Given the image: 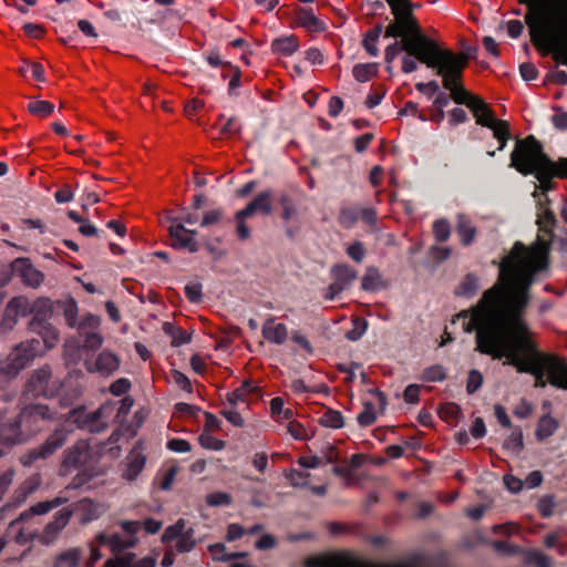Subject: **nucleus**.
Wrapping results in <instances>:
<instances>
[{
  "label": "nucleus",
  "mask_w": 567,
  "mask_h": 567,
  "mask_svg": "<svg viewBox=\"0 0 567 567\" xmlns=\"http://www.w3.org/2000/svg\"><path fill=\"white\" fill-rule=\"evenodd\" d=\"M381 32H382V25H377L373 29L368 31V33L365 34V37L362 41L363 48L367 50V52L371 56H377L379 54L377 42L380 38Z\"/></svg>",
  "instance_id": "40"
},
{
  "label": "nucleus",
  "mask_w": 567,
  "mask_h": 567,
  "mask_svg": "<svg viewBox=\"0 0 567 567\" xmlns=\"http://www.w3.org/2000/svg\"><path fill=\"white\" fill-rule=\"evenodd\" d=\"M362 289L367 291H375L383 287L380 271L375 267H368L361 281Z\"/></svg>",
  "instance_id": "36"
},
{
  "label": "nucleus",
  "mask_w": 567,
  "mask_h": 567,
  "mask_svg": "<svg viewBox=\"0 0 567 567\" xmlns=\"http://www.w3.org/2000/svg\"><path fill=\"white\" fill-rule=\"evenodd\" d=\"M456 233L461 238V244L470 246L474 243L477 230L471 218L461 214L456 220Z\"/></svg>",
  "instance_id": "28"
},
{
  "label": "nucleus",
  "mask_w": 567,
  "mask_h": 567,
  "mask_svg": "<svg viewBox=\"0 0 567 567\" xmlns=\"http://www.w3.org/2000/svg\"><path fill=\"white\" fill-rule=\"evenodd\" d=\"M162 540L163 543L175 540V548L178 553H188L196 545L194 529L186 528L185 520L182 518L165 529Z\"/></svg>",
  "instance_id": "13"
},
{
  "label": "nucleus",
  "mask_w": 567,
  "mask_h": 567,
  "mask_svg": "<svg viewBox=\"0 0 567 567\" xmlns=\"http://www.w3.org/2000/svg\"><path fill=\"white\" fill-rule=\"evenodd\" d=\"M537 224L539 226V230L550 234L553 227L556 224L554 213L549 208H545L542 213L538 214Z\"/></svg>",
  "instance_id": "46"
},
{
  "label": "nucleus",
  "mask_w": 567,
  "mask_h": 567,
  "mask_svg": "<svg viewBox=\"0 0 567 567\" xmlns=\"http://www.w3.org/2000/svg\"><path fill=\"white\" fill-rule=\"evenodd\" d=\"M74 512L80 515L81 523L85 524L97 519L105 512V507L101 503L83 498L75 504Z\"/></svg>",
  "instance_id": "25"
},
{
  "label": "nucleus",
  "mask_w": 567,
  "mask_h": 567,
  "mask_svg": "<svg viewBox=\"0 0 567 567\" xmlns=\"http://www.w3.org/2000/svg\"><path fill=\"white\" fill-rule=\"evenodd\" d=\"M524 561L535 567H551L553 560L539 550L533 549L525 553Z\"/></svg>",
  "instance_id": "43"
},
{
  "label": "nucleus",
  "mask_w": 567,
  "mask_h": 567,
  "mask_svg": "<svg viewBox=\"0 0 567 567\" xmlns=\"http://www.w3.org/2000/svg\"><path fill=\"white\" fill-rule=\"evenodd\" d=\"M378 63H360L353 66L352 73L357 81L368 82L378 74Z\"/></svg>",
  "instance_id": "38"
},
{
  "label": "nucleus",
  "mask_w": 567,
  "mask_h": 567,
  "mask_svg": "<svg viewBox=\"0 0 567 567\" xmlns=\"http://www.w3.org/2000/svg\"><path fill=\"white\" fill-rule=\"evenodd\" d=\"M72 430L64 425L56 427L41 445L23 453L19 458L20 463L28 467L39 460L49 458L65 444Z\"/></svg>",
  "instance_id": "7"
},
{
  "label": "nucleus",
  "mask_w": 567,
  "mask_h": 567,
  "mask_svg": "<svg viewBox=\"0 0 567 567\" xmlns=\"http://www.w3.org/2000/svg\"><path fill=\"white\" fill-rule=\"evenodd\" d=\"M492 546L497 553L506 556H512L520 551L518 546L512 545L505 540H495L492 543Z\"/></svg>",
  "instance_id": "61"
},
{
  "label": "nucleus",
  "mask_w": 567,
  "mask_h": 567,
  "mask_svg": "<svg viewBox=\"0 0 567 567\" xmlns=\"http://www.w3.org/2000/svg\"><path fill=\"white\" fill-rule=\"evenodd\" d=\"M433 235L436 241L444 243L451 236L450 223L446 219H437L433 223Z\"/></svg>",
  "instance_id": "47"
},
{
  "label": "nucleus",
  "mask_w": 567,
  "mask_h": 567,
  "mask_svg": "<svg viewBox=\"0 0 567 567\" xmlns=\"http://www.w3.org/2000/svg\"><path fill=\"white\" fill-rule=\"evenodd\" d=\"M83 338V349L84 350H97L102 347L104 342L103 336L99 330L96 331H84V333L80 334Z\"/></svg>",
  "instance_id": "44"
},
{
  "label": "nucleus",
  "mask_w": 567,
  "mask_h": 567,
  "mask_svg": "<svg viewBox=\"0 0 567 567\" xmlns=\"http://www.w3.org/2000/svg\"><path fill=\"white\" fill-rule=\"evenodd\" d=\"M347 254L354 261L361 262L365 255V249L362 243L355 241L347 248Z\"/></svg>",
  "instance_id": "64"
},
{
  "label": "nucleus",
  "mask_w": 567,
  "mask_h": 567,
  "mask_svg": "<svg viewBox=\"0 0 567 567\" xmlns=\"http://www.w3.org/2000/svg\"><path fill=\"white\" fill-rule=\"evenodd\" d=\"M264 338L275 344H282L288 337V329L284 323L276 322L274 318L268 319L262 327Z\"/></svg>",
  "instance_id": "27"
},
{
  "label": "nucleus",
  "mask_w": 567,
  "mask_h": 567,
  "mask_svg": "<svg viewBox=\"0 0 567 567\" xmlns=\"http://www.w3.org/2000/svg\"><path fill=\"white\" fill-rule=\"evenodd\" d=\"M33 316L30 321V329L32 331H37V327L48 324V319L52 315V303L48 298H38L32 301V312Z\"/></svg>",
  "instance_id": "24"
},
{
  "label": "nucleus",
  "mask_w": 567,
  "mask_h": 567,
  "mask_svg": "<svg viewBox=\"0 0 567 567\" xmlns=\"http://www.w3.org/2000/svg\"><path fill=\"white\" fill-rule=\"evenodd\" d=\"M528 8L525 23L530 41L542 55L567 65V0H519Z\"/></svg>",
  "instance_id": "1"
},
{
  "label": "nucleus",
  "mask_w": 567,
  "mask_h": 567,
  "mask_svg": "<svg viewBox=\"0 0 567 567\" xmlns=\"http://www.w3.org/2000/svg\"><path fill=\"white\" fill-rule=\"evenodd\" d=\"M555 506V498L551 495L543 496L537 503V509L540 516L545 518L553 515Z\"/></svg>",
  "instance_id": "54"
},
{
  "label": "nucleus",
  "mask_w": 567,
  "mask_h": 567,
  "mask_svg": "<svg viewBox=\"0 0 567 567\" xmlns=\"http://www.w3.org/2000/svg\"><path fill=\"white\" fill-rule=\"evenodd\" d=\"M422 379L424 381L435 382L445 379L444 369L441 365H433L423 371Z\"/></svg>",
  "instance_id": "60"
},
{
  "label": "nucleus",
  "mask_w": 567,
  "mask_h": 567,
  "mask_svg": "<svg viewBox=\"0 0 567 567\" xmlns=\"http://www.w3.org/2000/svg\"><path fill=\"white\" fill-rule=\"evenodd\" d=\"M333 281L346 289L355 278L357 271L348 265H336L331 269Z\"/></svg>",
  "instance_id": "30"
},
{
  "label": "nucleus",
  "mask_w": 567,
  "mask_h": 567,
  "mask_svg": "<svg viewBox=\"0 0 567 567\" xmlns=\"http://www.w3.org/2000/svg\"><path fill=\"white\" fill-rule=\"evenodd\" d=\"M493 136L498 142V151H503L506 147L508 140L511 138V131L508 122L498 123V126L493 131Z\"/></svg>",
  "instance_id": "50"
},
{
  "label": "nucleus",
  "mask_w": 567,
  "mask_h": 567,
  "mask_svg": "<svg viewBox=\"0 0 567 567\" xmlns=\"http://www.w3.org/2000/svg\"><path fill=\"white\" fill-rule=\"evenodd\" d=\"M63 503V499L60 497H56L52 501H44L39 502L32 507H30L29 511L23 512L18 519L13 520L8 529L7 537H13L17 544L19 545H25L31 537V533H25L23 529L20 528L21 522L30 518L33 515H43L50 512L51 509L60 506Z\"/></svg>",
  "instance_id": "11"
},
{
  "label": "nucleus",
  "mask_w": 567,
  "mask_h": 567,
  "mask_svg": "<svg viewBox=\"0 0 567 567\" xmlns=\"http://www.w3.org/2000/svg\"><path fill=\"white\" fill-rule=\"evenodd\" d=\"M163 331L165 334L171 337V344L173 347H179L190 342V334L186 330L175 326L172 322H165L163 324Z\"/></svg>",
  "instance_id": "33"
},
{
  "label": "nucleus",
  "mask_w": 567,
  "mask_h": 567,
  "mask_svg": "<svg viewBox=\"0 0 567 567\" xmlns=\"http://www.w3.org/2000/svg\"><path fill=\"white\" fill-rule=\"evenodd\" d=\"M271 52L280 56H291L300 48L299 38L295 34L282 35L271 41Z\"/></svg>",
  "instance_id": "26"
},
{
  "label": "nucleus",
  "mask_w": 567,
  "mask_h": 567,
  "mask_svg": "<svg viewBox=\"0 0 567 567\" xmlns=\"http://www.w3.org/2000/svg\"><path fill=\"white\" fill-rule=\"evenodd\" d=\"M90 457V445L86 441L80 440L63 453L61 470L65 473L83 466Z\"/></svg>",
  "instance_id": "16"
},
{
  "label": "nucleus",
  "mask_w": 567,
  "mask_h": 567,
  "mask_svg": "<svg viewBox=\"0 0 567 567\" xmlns=\"http://www.w3.org/2000/svg\"><path fill=\"white\" fill-rule=\"evenodd\" d=\"M121 527L126 533V536L118 534H99L96 536L97 545L109 546L114 554H118L136 545L137 538L135 535L142 528H144L147 534H156L162 528V523L154 518H147L143 523L138 520H124L121 523Z\"/></svg>",
  "instance_id": "5"
},
{
  "label": "nucleus",
  "mask_w": 567,
  "mask_h": 567,
  "mask_svg": "<svg viewBox=\"0 0 567 567\" xmlns=\"http://www.w3.org/2000/svg\"><path fill=\"white\" fill-rule=\"evenodd\" d=\"M113 411L114 406L112 403H105L93 412H87L84 408H78L70 411L68 421L89 432H101L106 427Z\"/></svg>",
  "instance_id": "9"
},
{
  "label": "nucleus",
  "mask_w": 567,
  "mask_h": 567,
  "mask_svg": "<svg viewBox=\"0 0 567 567\" xmlns=\"http://www.w3.org/2000/svg\"><path fill=\"white\" fill-rule=\"evenodd\" d=\"M199 444L207 450L220 451L225 447V442L213 436L208 431H204L198 437Z\"/></svg>",
  "instance_id": "49"
},
{
  "label": "nucleus",
  "mask_w": 567,
  "mask_h": 567,
  "mask_svg": "<svg viewBox=\"0 0 567 567\" xmlns=\"http://www.w3.org/2000/svg\"><path fill=\"white\" fill-rule=\"evenodd\" d=\"M511 167L523 175H534L539 182L533 193L538 196L539 188L543 194L554 188L553 178H567V157H559L551 161L543 150V145L533 136L516 142L515 148L511 154Z\"/></svg>",
  "instance_id": "3"
},
{
  "label": "nucleus",
  "mask_w": 567,
  "mask_h": 567,
  "mask_svg": "<svg viewBox=\"0 0 567 567\" xmlns=\"http://www.w3.org/2000/svg\"><path fill=\"white\" fill-rule=\"evenodd\" d=\"M14 476L16 470L12 467L7 468L0 474V501L12 485Z\"/></svg>",
  "instance_id": "55"
},
{
  "label": "nucleus",
  "mask_w": 567,
  "mask_h": 567,
  "mask_svg": "<svg viewBox=\"0 0 567 567\" xmlns=\"http://www.w3.org/2000/svg\"><path fill=\"white\" fill-rule=\"evenodd\" d=\"M298 23L310 31L323 30L322 22L315 16L313 10L310 8H301L297 11Z\"/></svg>",
  "instance_id": "32"
},
{
  "label": "nucleus",
  "mask_w": 567,
  "mask_h": 567,
  "mask_svg": "<svg viewBox=\"0 0 567 567\" xmlns=\"http://www.w3.org/2000/svg\"><path fill=\"white\" fill-rule=\"evenodd\" d=\"M178 466L175 464H171L166 466L162 472V481H161V488L164 491H167L171 488L172 484L175 481V477L178 473Z\"/></svg>",
  "instance_id": "53"
},
{
  "label": "nucleus",
  "mask_w": 567,
  "mask_h": 567,
  "mask_svg": "<svg viewBox=\"0 0 567 567\" xmlns=\"http://www.w3.org/2000/svg\"><path fill=\"white\" fill-rule=\"evenodd\" d=\"M38 334L41 336L44 343V351L54 348L59 341V331L50 323L37 327Z\"/></svg>",
  "instance_id": "37"
},
{
  "label": "nucleus",
  "mask_w": 567,
  "mask_h": 567,
  "mask_svg": "<svg viewBox=\"0 0 567 567\" xmlns=\"http://www.w3.org/2000/svg\"><path fill=\"white\" fill-rule=\"evenodd\" d=\"M483 383V375L477 370H471L467 377L466 391L468 394L476 392Z\"/></svg>",
  "instance_id": "58"
},
{
  "label": "nucleus",
  "mask_w": 567,
  "mask_h": 567,
  "mask_svg": "<svg viewBox=\"0 0 567 567\" xmlns=\"http://www.w3.org/2000/svg\"><path fill=\"white\" fill-rule=\"evenodd\" d=\"M285 476L292 486L302 487L308 484L309 473L291 468L285 473Z\"/></svg>",
  "instance_id": "52"
},
{
  "label": "nucleus",
  "mask_w": 567,
  "mask_h": 567,
  "mask_svg": "<svg viewBox=\"0 0 567 567\" xmlns=\"http://www.w3.org/2000/svg\"><path fill=\"white\" fill-rule=\"evenodd\" d=\"M558 423L551 416H543L537 424L536 436L538 440H544L554 434L557 430Z\"/></svg>",
  "instance_id": "41"
},
{
  "label": "nucleus",
  "mask_w": 567,
  "mask_h": 567,
  "mask_svg": "<svg viewBox=\"0 0 567 567\" xmlns=\"http://www.w3.org/2000/svg\"><path fill=\"white\" fill-rule=\"evenodd\" d=\"M206 503L209 506H227L231 503V496L224 492H215L207 495Z\"/></svg>",
  "instance_id": "56"
},
{
  "label": "nucleus",
  "mask_w": 567,
  "mask_h": 567,
  "mask_svg": "<svg viewBox=\"0 0 567 567\" xmlns=\"http://www.w3.org/2000/svg\"><path fill=\"white\" fill-rule=\"evenodd\" d=\"M368 394L372 399L364 400L363 410L357 416L359 425L363 427L372 425L377 421L378 414L384 412L388 403L385 394L377 388L369 389Z\"/></svg>",
  "instance_id": "14"
},
{
  "label": "nucleus",
  "mask_w": 567,
  "mask_h": 567,
  "mask_svg": "<svg viewBox=\"0 0 567 567\" xmlns=\"http://www.w3.org/2000/svg\"><path fill=\"white\" fill-rule=\"evenodd\" d=\"M42 353L39 340L31 339L21 342L14 347L6 360H0V374L13 378Z\"/></svg>",
  "instance_id": "6"
},
{
  "label": "nucleus",
  "mask_w": 567,
  "mask_h": 567,
  "mask_svg": "<svg viewBox=\"0 0 567 567\" xmlns=\"http://www.w3.org/2000/svg\"><path fill=\"white\" fill-rule=\"evenodd\" d=\"M76 326L80 334L84 333V331H96L100 329L101 318L93 313H86Z\"/></svg>",
  "instance_id": "45"
},
{
  "label": "nucleus",
  "mask_w": 567,
  "mask_h": 567,
  "mask_svg": "<svg viewBox=\"0 0 567 567\" xmlns=\"http://www.w3.org/2000/svg\"><path fill=\"white\" fill-rule=\"evenodd\" d=\"M318 423L321 426L338 430L344 426V417L340 411L329 408L318 419Z\"/></svg>",
  "instance_id": "35"
},
{
  "label": "nucleus",
  "mask_w": 567,
  "mask_h": 567,
  "mask_svg": "<svg viewBox=\"0 0 567 567\" xmlns=\"http://www.w3.org/2000/svg\"><path fill=\"white\" fill-rule=\"evenodd\" d=\"M6 309L16 317H27L32 312V301L25 296H17L9 300Z\"/></svg>",
  "instance_id": "31"
},
{
  "label": "nucleus",
  "mask_w": 567,
  "mask_h": 567,
  "mask_svg": "<svg viewBox=\"0 0 567 567\" xmlns=\"http://www.w3.org/2000/svg\"><path fill=\"white\" fill-rule=\"evenodd\" d=\"M272 212V193L265 190L259 193L248 205L238 210L235 215L236 230L239 239L245 240L250 237V229L246 225V219L255 214L270 215Z\"/></svg>",
  "instance_id": "8"
},
{
  "label": "nucleus",
  "mask_w": 567,
  "mask_h": 567,
  "mask_svg": "<svg viewBox=\"0 0 567 567\" xmlns=\"http://www.w3.org/2000/svg\"><path fill=\"white\" fill-rule=\"evenodd\" d=\"M73 511L70 508H62L55 513L53 520H51L43 529L39 539L42 544L49 545L61 533V530L69 524Z\"/></svg>",
  "instance_id": "21"
},
{
  "label": "nucleus",
  "mask_w": 567,
  "mask_h": 567,
  "mask_svg": "<svg viewBox=\"0 0 567 567\" xmlns=\"http://www.w3.org/2000/svg\"><path fill=\"white\" fill-rule=\"evenodd\" d=\"M142 442H137L125 458L122 477L126 481H134L145 467L146 455Z\"/></svg>",
  "instance_id": "19"
},
{
  "label": "nucleus",
  "mask_w": 567,
  "mask_h": 567,
  "mask_svg": "<svg viewBox=\"0 0 567 567\" xmlns=\"http://www.w3.org/2000/svg\"><path fill=\"white\" fill-rule=\"evenodd\" d=\"M386 2L394 16V21L386 27L385 37H401V41H395L385 49L386 64H391L401 52L405 51L427 68L434 65L433 62L442 49L435 41L421 33L412 14L411 2L409 0H386Z\"/></svg>",
  "instance_id": "2"
},
{
  "label": "nucleus",
  "mask_w": 567,
  "mask_h": 567,
  "mask_svg": "<svg viewBox=\"0 0 567 567\" xmlns=\"http://www.w3.org/2000/svg\"><path fill=\"white\" fill-rule=\"evenodd\" d=\"M82 554V549L76 547L63 550L54 557L52 567H79Z\"/></svg>",
  "instance_id": "29"
},
{
  "label": "nucleus",
  "mask_w": 567,
  "mask_h": 567,
  "mask_svg": "<svg viewBox=\"0 0 567 567\" xmlns=\"http://www.w3.org/2000/svg\"><path fill=\"white\" fill-rule=\"evenodd\" d=\"M134 554L126 553L117 556L115 559H109L103 567H126L133 563Z\"/></svg>",
  "instance_id": "63"
},
{
  "label": "nucleus",
  "mask_w": 567,
  "mask_h": 567,
  "mask_svg": "<svg viewBox=\"0 0 567 567\" xmlns=\"http://www.w3.org/2000/svg\"><path fill=\"white\" fill-rule=\"evenodd\" d=\"M53 109L54 105L48 101H33L28 104L29 112L41 117L49 116Z\"/></svg>",
  "instance_id": "48"
},
{
  "label": "nucleus",
  "mask_w": 567,
  "mask_h": 567,
  "mask_svg": "<svg viewBox=\"0 0 567 567\" xmlns=\"http://www.w3.org/2000/svg\"><path fill=\"white\" fill-rule=\"evenodd\" d=\"M431 65L443 78L444 89L451 92V99L457 104H464L468 109L478 96L466 91L462 84L463 71L467 65V55L454 53L451 50H441Z\"/></svg>",
  "instance_id": "4"
},
{
  "label": "nucleus",
  "mask_w": 567,
  "mask_h": 567,
  "mask_svg": "<svg viewBox=\"0 0 567 567\" xmlns=\"http://www.w3.org/2000/svg\"><path fill=\"white\" fill-rule=\"evenodd\" d=\"M209 553L213 558L216 560H230L237 557L244 556V554L235 553V554H226V547L221 543L213 544L208 547Z\"/></svg>",
  "instance_id": "51"
},
{
  "label": "nucleus",
  "mask_w": 567,
  "mask_h": 567,
  "mask_svg": "<svg viewBox=\"0 0 567 567\" xmlns=\"http://www.w3.org/2000/svg\"><path fill=\"white\" fill-rule=\"evenodd\" d=\"M41 475L32 474L27 477L12 493L9 502L2 507V512L13 509L23 504L29 495L34 493L41 485Z\"/></svg>",
  "instance_id": "20"
},
{
  "label": "nucleus",
  "mask_w": 567,
  "mask_h": 567,
  "mask_svg": "<svg viewBox=\"0 0 567 567\" xmlns=\"http://www.w3.org/2000/svg\"><path fill=\"white\" fill-rule=\"evenodd\" d=\"M360 207L344 206L340 209L338 221L344 228H351L359 219Z\"/></svg>",
  "instance_id": "39"
},
{
  "label": "nucleus",
  "mask_w": 567,
  "mask_h": 567,
  "mask_svg": "<svg viewBox=\"0 0 567 567\" xmlns=\"http://www.w3.org/2000/svg\"><path fill=\"white\" fill-rule=\"evenodd\" d=\"M478 289V278L474 274H467L455 289V295L460 297L471 298L474 295H476Z\"/></svg>",
  "instance_id": "34"
},
{
  "label": "nucleus",
  "mask_w": 567,
  "mask_h": 567,
  "mask_svg": "<svg viewBox=\"0 0 567 567\" xmlns=\"http://www.w3.org/2000/svg\"><path fill=\"white\" fill-rule=\"evenodd\" d=\"M470 110L475 117L476 124L491 128L492 131L498 126V123L506 122L504 120L497 118L493 110L481 97H478L476 101H473Z\"/></svg>",
  "instance_id": "23"
},
{
  "label": "nucleus",
  "mask_w": 567,
  "mask_h": 567,
  "mask_svg": "<svg viewBox=\"0 0 567 567\" xmlns=\"http://www.w3.org/2000/svg\"><path fill=\"white\" fill-rule=\"evenodd\" d=\"M12 275L18 277L23 285L38 288L44 280V275L38 270L29 259L17 258L11 262Z\"/></svg>",
  "instance_id": "15"
},
{
  "label": "nucleus",
  "mask_w": 567,
  "mask_h": 567,
  "mask_svg": "<svg viewBox=\"0 0 567 567\" xmlns=\"http://www.w3.org/2000/svg\"><path fill=\"white\" fill-rule=\"evenodd\" d=\"M131 389V381L126 378H120L110 385V392L115 396L127 393Z\"/></svg>",
  "instance_id": "62"
},
{
  "label": "nucleus",
  "mask_w": 567,
  "mask_h": 567,
  "mask_svg": "<svg viewBox=\"0 0 567 567\" xmlns=\"http://www.w3.org/2000/svg\"><path fill=\"white\" fill-rule=\"evenodd\" d=\"M60 388V380L53 379L50 367L44 365L32 372L25 384L22 396L28 398L31 395L33 398L43 396L49 399L56 395Z\"/></svg>",
  "instance_id": "10"
},
{
  "label": "nucleus",
  "mask_w": 567,
  "mask_h": 567,
  "mask_svg": "<svg viewBox=\"0 0 567 567\" xmlns=\"http://www.w3.org/2000/svg\"><path fill=\"white\" fill-rule=\"evenodd\" d=\"M172 246L179 249H187L190 252H195L198 249V245L194 239L195 231L186 229L183 224H172L168 227Z\"/></svg>",
  "instance_id": "22"
},
{
  "label": "nucleus",
  "mask_w": 567,
  "mask_h": 567,
  "mask_svg": "<svg viewBox=\"0 0 567 567\" xmlns=\"http://www.w3.org/2000/svg\"><path fill=\"white\" fill-rule=\"evenodd\" d=\"M257 386L251 381H244L243 384L228 394V401L235 405L237 402H244L248 393H252Z\"/></svg>",
  "instance_id": "42"
},
{
  "label": "nucleus",
  "mask_w": 567,
  "mask_h": 567,
  "mask_svg": "<svg viewBox=\"0 0 567 567\" xmlns=\"http://www.w3.org/2000/svg\"><path fill=\"white\" fill-rule=\"evenodd\" d=\"M18 416L28 439L35 435L41 430V421H51L55 417L54 413L45 404L25 405L21 409Z\"/></svg>",
  "instance_id": "12"
},
{
  "label": "nucleus",
  "mask_w": 567,
  "mask_h": 567,
  "mask_svg": "<svg viewBox=\"0 0 567 567\" xmlns=\"http://www.w3.org/2000/svg\"><path fill=\"white\" fill-rule=\"evenodd\" d=\"M85 369L90 373H100L103 377H110L120 368V359L110 350H103L95 360H85Z\"/></svg>",
  "instance_id": "18"
},
{
  "label": "nucleus",
  "mask_w": 567,
  "mask_h": 567,
  "mask_svg": "<svg viewBox=\"0 0 567 567\" xmlns=\"http://www.w3.org/2000/svg\"><path fill=\"white\" fill-rule=\"evenodd\" d=\"M6 410L0 409V420L2 419ZM28 440L21 421L17 415L13 420L2 423L0 421V444L4 446H13L16 444L24 443Z\"/></svg>",
  "instance_id": "17"
},
{
  "label": "nucleus",
  "mask_w": 567,
  "mask_h": 567,
  "mask_svg": "<svg viewBox=\"0 0 567 567\" xmlns=\"http://www.w3.org/2000/svg\"><path fill=\"white\" fill-rule=\"evenodd\" d=\"M64 317L69 327L74 328L78 324V305L71 299L64 307Z\"/></svg>",
  "instance_id": "57"
},
{
  "label": "nucleus",
  "mask_w": 567,
  "mask_h": 567,
  "mask_svg": "<svg viewBox=\"0 0 567 567\" xmlns=\"http://www.w3.org/2000/svg\"><path fill=\"white\" fill-rule=\"evenodd\" d=\"M287 431L296 440L305 441L308 439L306 427L298 421H290L288 423Z\"/></svg>",
  "instance_id": "59"
}]
</instances>
